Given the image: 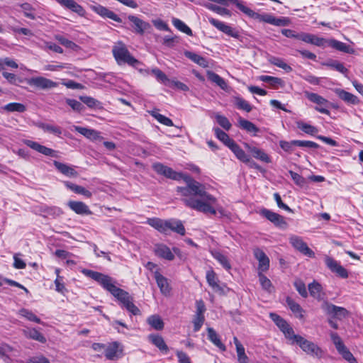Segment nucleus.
Wrapping results in <instances>:
<instances>
[{"label":"nucleus","mask_w":363,"mask_h":363,"mask_svg":"<svg viewBox=\"0 0 363 363\" xmlns=\"http://www.w3.org/2000/svg\"><path fill=\"white\" fill-rule=\"evenodd\" d=\"M153 169L159 174L175 181L182 179L186 186H178L177 191L183 197L182 201L189 208L203 213L216 215L223 213V208L218 204L217 199L206 192L205 186L188 174L177 172L162 163H155Z\"/></svg>","instance_id":"obj_1"},{"label":"nucleus","mask_w":363,"mask_h":363,"mask_svg":"<svg viewBox=\"0 0 363 363\" xmlns=\"http://www.w3.org/2000/svg\"><path fill=\"white\" fill-rule=\"evenodd\" d=\"M82 272L99 284L104 289L113 295L123 308L134 315L140 313V309L133 303V297L130 294L116 286V281L108 275L96 271L84 269Z\"/></svg>","instance_id":"obj_2"},{"label":"nucleus","mask_w":363,"mask_h":363,"mask_svg":"<svg viewBox=\"0 0 363 363\" xmlns=\"http://www.w3.org/2000/svg\"><path fill=\"white\" fill-rule=\"evenodd\" d=\"M112 52L119 65L128 64L135 67L139 64V61L130 55L125 45L122 42L117 43L113 47Z\"/></svg>","instance_id":"obj_3"},{"label":"nucleus","mask_w":363,"mask_h":363,"mask_svg":"<svg viewBox=\"0 0 363 363\" xmlns=\"http://www.w3.org/2000/svg\"><path fill=\"white\" fill-rule=\"evenodd\" d=\"M294 337V340L290 343L291 345H298L303 352L309 355L315 357L320 355L321 350L317 345L298 335Z\"/></svg>","instance_id":"obj_4"},{"label":"nucleus","mask_w":363,"mask_h":363,"mask_svg":"<svg viewBox=\"0 0 363 363\" xmlns=\"http://www.w3.org/2000/svg\"><path fill=\"white\" fill-rule=\"evenodd\" d=\"M322 308L328 315L340 320L348 317L350 315V312L345 308L337 306L328 302H325L322 306Z\"/></svg>","instance_id":"obj_5"},{"label":"nucleus","mask_w":363,"mask_h":363,"mask_svg":"<svg viewBox=\"0 0 363 363\" xmlns=\"http://www.w3.org/2000/svg\"><path fill=\"white\" fill-rule=\"evenodd\" d=\"M260 215L266 218L268 220L272 222L277 228H279V229L285 230L288 227V223L285 220L284 216L269 209H262L260 211Z\"/></svg>","instance_id":"obj_6"},{"label":"nucleus","mask_w":363,"mask_h":363,"mask_svg":"<svg viewBox=\"0 0 363 363\" xmlns=\"http://www.w3.org/2000/svg\"><path fill=\"white\" fill-rule=\"evenodd\" d=\"M207 18L208 22L220 31L234 38L238 39L240 38V32L237 29L232 28L223 22L216 20L212 17L208 16Z\"/></svg>","instance_id":"obj_7"},{"label":"nucleus","mask_w":363,"mask_h":363,"mask_svg":"<svg viewBox=\"0 0 363 363\" xmlns=\"http://www.w3.org/2000/svg\"><path fill=\"white\" fill-rule=\"evenodd\" d=\"M28 85L40 89H50L57 86V83L52 80L43 77H32L27 80Z\"/></svg>","instance_id":"obj_8"},{"label":"nucleus","mask_w":363,"mask_h":363,"mask_svg":"<svg viewBox=\"0 0 363 363\" xmlns=\"http://www.w3.org/2000/svg\"><path fill=\"white\" fill-rule=\"evenodd\" d=\"M291 245L303 255L309 257H314L315 253L308 247L303 239L296 235H292L289 238Z\"/></svg>","instance_id":"obj_9"},{"label":"nucleus","mask_w":363,"mask_h":363,"mask_svg":"<svg viewBox=\"0 0 363 363\" xmlns=\"http://www.w3.org/2000/svg\"><path fill=\"white\" fill-rule=\"evenodd\" d=\"M325 263L327 267L333 272L336 274L338 277L346 279L348 277V272L340 264L335 260L333 258L326 256L325 257Z\"/></svg>","instance_id":"obj_10"},{"label":"nucleus","mask_w":363,"mask_h":363,"mask_svg":"<svg viewBox=\"0 0 363 363\" xmlns=\"http://www.w3.org/2000/svg\"><path fill=\"white\" fill-rule=\"evenodd\" d=\"M206 280L214 292L220 295L225 294V285L219 284L216 274L213 270H209L206 272Z\"/></svg>","instance_id":"obj_11"},{"label":"nucleus","mask_w":363,"mask_h":363,"mask_svg":"<svg viewBox=\"0 0 363 363\" xmlns=\"http://www.w3.org/2000/svg\"><path fill=\"white\" fill-rule=\"evenodd\" d=\"M128 18L132 23L133 31L138 34L143 35L146 30L150 28L149 23L143 21L135 16L130 15L128 16Z\"/></svg>","instance_id":"obj_12"},{"label":"nucleus","mask_w":363,"mask_h":363,"mask_svg":"<svg viewBox=\"0 0 363 363\" xmlns=\"http://www.w3.org/2000/svg\"><path fill=\"white\" fill-rule=\"evenodd\" d=\"M254 255L258 260V272H267L269 268V259L264 253V252L259 248L254 250Z\"/></svg>","instance_id":"obj_13"},{"label":"nucleus","mask_w":363,"mask_h":363,"mask_svg":"<svg viewBox=\"0 0 363 363\" xmlns=\"http://www.w3.org/2000/svg\"><path fill=\"white\" fill-rule=\"evenodd\" d=\"M67 206L72 211L79 215H91L92 213L89 206L82 201H69Z\"/></svg>","instance_id":"obj_14"},{"label":"nucleus","mask_w":363,"mask_h":363,"mask_svg":"<svg viewBox=\"0 0 363 363\" xmlns=\"http://www.w3.org/2000/svg\"><path fill=\"white\" fill-rule=\"evenodd\" d=\"M244 146L255 159L266 163H270L272 162L269 156L265 153L264 150L252 146L248 143H244Z\"/></svg>","instance_id":"obj_15"},{"label":"nucleus","mask_w":363,"mask_h":363,"mask_svg":"<svg viewBox=\"0 0 363 363\" xmlns=\"http://www.w3.org/2000/svg\"><path fill=\"white\" fill-rule=\"evenodd\" d=\"M93 11L104 18H110L116 22L121 23V18L113 11L101 5H96L92 7Z\"/></svg>","instance_id":"obj_16"},{"label":"nucleus","mask_w":363,"mask_h":363,"mask_svg":"<svg viewBox=\"0 0 363 363\" xmlns=\"http://www.w3.org/2000/svg\"><path fill=\"white\" fill-rule=\"evenodd\" d=\"M23 143L26 145L28 147H30L31 149L44 155L46 156H54L55 150L47 147L45 146H43L40 145V143L30 140H25L23 141Z\"/></svg>","instance_id":"obj_17"},{"label":"nucleus","mask_w":363,"mask_h":363,"mask_svg":"<svg viewBox=\"0 0 363 363\" xmlns=\"http://www.w3.org/2000/svg\"><path fill=\"white\" fill-rule=\"evenodd\" d=\"M154 277L161 293L164 296L169 295L171 288L168 283L167 279L162 275L158 271L155 272Z\"/></svg>","instance_id":"obj_18"},{"label":"nucleus","mask_w":363,"mask_h":363,"mask_svg":"<svg viewBox=\"0 0 363 363\" xmlns=\"http://www.w3.org/2000/svg\"><path fill=\"white\" fill-rule=\"evenodd\" d=\"M146 223L160 233L167 235L168 220H162L159 218H147Z\"/></svg>","instance_id":"obj_19"},{"label":"nucleus","mask_w":363,"mask_h":363,"mask_svg":"<svg viewBox=\"0 0 363 363\" xmlns=\"http://www.w3.org/2000/svg\"><path fill=\"white\" fill-rule=\"evenodd\" d=\"M154 252L157 257L167 260H172L174 258L170 249L164 244H156L154 247Z\"/></svg>","instance_id":"obj_20"},{"label":"nucleus","mask_w":363,"mask_h":363,"mask_svg":"<svg viewBox=\"0 0 363 363\" xmlns=\"http://www.w3.org/2000/svg\"><path fill=\"white\" fill-rule=\"evenodd\" d=\"M61 6L65 7L67 9L79 14V16H84L85 11L82 6L77 4L74 0H55Z\"/></svg>","instance_id":"obj_21"},{"label":"nucleus","mask_w":363,"mask_h":363,"mask_svg":"<svg viewBox=\"0 0 363 363\" xmlns=\"http://www.w3.org/2000/svg\"><path fill=\"white\" fill-rule=\"evenodd\" d=\"M328 46L345 53L353 54L354 52V50L350 45L335 39L328 40Z\"/></svg>","instance_id":"obj_22"},{"label":"nucleus","mask_w":363,"mask_h":363,"mask_svg":"<svg viewBox=\"0 0 363 363\" xmlns=\"http://www.w3.org/2000/svg\"><path fill=\"white\" fill-rule=\"evenodd\" d=\"M334 91L340 99L347 104L355 105L359 103V100L357 96L345 91L344 89H335Z\"/></svg>","instance_id":"obj_23"},{"label":"nucleus","mask_w":363,"mask_h":363,"mask_svg":"<svg viewBox=\"0 0 363 363\" xmlns=\"http://www.w3.org/2000/svg\"><path fill=\"white\" fill-rule=\"evenodd\" d=\"M169 230L177 233L180 235H184L186 233V230L182 222L174 218L168 220L167 235L169 234Z\"/></svg>","instance_id":"obj_24"},{"label":"nucleus","mask_w":363,"mask_h":363,"mask_svg":"<svg viewBox=\"0 0 363 363\" xmlns=\"http://www.w3.org/2000/svg\"><path fill=\"white\" fill-rule=\"evenodd\" d=\"M53 164L55 168L62 174L69 177H76L78 174L77 172L72 167L67 164L60 162L58 161H54Z\"/></svg>","instance_id":"obj_25"},{"label":"nucleus","mask_w":363,"mask_h":363,"mask_svg":"<svg viewBox=\"0 0 363 363\" xmlns=\"http://www.w3.org/2000/svg\"><path fill=\"white\" fill-rule=\"evenodd\" d=\"M74 130L86 138L92 140H97L101 138L100 133L94 129L81 126H74Z\"/></svg>","instance_id":"obj_26"},{"label":"nucleus","mask_w":363,"mask_h":363,"mask_svg":"<svg viewBox=\"0 0 363 363\" xmlns=\"http://www.w3.org/2000/svg\"><path fill=\"white\" fill-rule=\"evenodd\" d=\"M122 350H119V343L113 342L110 344L105 350V357L110 360H113L115 358L118 357L119 353H121Z\"/></svg>","instance_id":"obj_27"},{"label":"nucleus","mask_w":363,"mask_h":363,"mask_svg":"<svg viewBox=\"0 0 363 363\" xmlns=\"http://www.w3.org/2000/svg\"><path fill=\"white\" fill-rule=\"evenodd\" d=\"M149 340L156 346L160 351L167 353L169 348L163 337L159 335L151 334L148 337Z\"/></svg>","instance_id":"obj_28"},{"label":"nucleus","mask_w":363,"mask_h":363,"mask_svg":"<svg viewBox=\"0 0 363 363\" xmlns=\"http://www.w3.org/2000/svg\"><path fill=\"white\" fill-rule=\"evenodd\" d=\"M64 184L69 189L72 190L75 194L83 195L86 198H91L92 196V193L82 186L77 185L68 181L65 182Z\"/></svg>","instance_id":"obj_29"},{"label":"nucleus","mask_w":363,"mask_h":363,"mask_svg":"<svg viewBox=\"0 0 363 363\" xmlns=\"http://www.w3.org/2000/svg\"><path fill=\"white\" fill-rule=\"evenodd\" d=\"M233 342L236 347L238 360L239 363H249V359L245 354V347L236 337H233Z\"/></svg>","instance_id":"obj_30"},{"label":"nucleus","mask_w":363,"mask_h":363,"mask_svg":"<svg viewBox=\"0 0 363 363\" xmlns=\"http://www.w3.org/2000/svg\"><path fill=\"white\" fill-rule=\"evenodd\" d=\"M208 338V340L216 347H218L222 351L226 350V347L220 341L218 335L212 328H207Z\"/></svg>","instance_id":"obj_31"},{"label":"nucleus","mask_w":363,"mask_h":363,"mask_svg":"<svg viewBox=\"0 0 363 363\" xmlns=\"http://www.w3.org/2000/svg\"><path fill=\"white\" fill-rule=\"evenodd\" d=\"M23 333L28 338L37 340L41 343L46 342V338L35 328H27L23 330Z\"/></svg>","instance_id":"obj_32"},{"label":"nucleus","mask_w":363,"mask_h":363,"mask_svg":"<svg viewBox=\"0 0 363 363\" xmlns=\"http://www.w3.org/2000/svg\"><path fill=\"white\" fill-rule=\"evenodd\" d=\"M305 96L311 102L318 106H327L329 104L328 101L316 93L305 91Z\"/></svg>","instance_id":"obj_33"},{"label":"nucleus","mask_w":363,"mask_h":363,"mask_svg":"<svg viewBox=\"0 0 363 363\" xmlns=\"http://www.w3.org/2000/svg\"><path fill=\"white\" fill-rule=\"evenodd\" d=\"M323 65L334 69L345 75H347L348 72V69L344 66L343 63L337 60H329L327 62H323Z\"/></svg>","instance_id":"obj_34"},{"label":"nucleus","mask_w":363,"mask_h":363,"mask_svg":"<svg viewBox=\"0 0 363 363\" xmlns=\"http://www.w3.org/2000/svg\"><path fill=\"white\" fill-rule=\"evenodd\" d=\"M184 55L193 61L194 62L198 64L199 65L203 67H207L208 66V62L206 60V58L190 51H186L184 52Z\"/></svg>","instance_id":"obj_35"},{"label":"nucleus","mask_w":363,"mask_h":363,"mask_svg":"<svg viewBox=\"0 0 363 363\" xmlns=\"http://www.w3.org/2000/svg\"><path fill=\"white\" fill-rule=\"evenodd\" d=\"M238 123L241 128L245 130L248 133H253L256 135L259 132V128L251 121L244 119L241 117L238 119Z\"/></svg>","instance_id":"obj_36"},{"label":"nucleus","mask_w":363,"mask_h":363,"mask_svg":"<svg viewBox=\"0 0 363 363\" xmlns=\"http://www.w3.org/2000/svg\"><path fill=\"white\" fill-rule=\"evenodd\" d=\"M259 79L264 82L269 83L271 86L274 88L284 87V82L278 77H274L268 75H262L259 77Z\"/></svg>","instance_id":"obj_37"},{"label":"nucleus","mask_w":363,"mask_h":363,"mask_svg":"<svg viewBox=\"0 0 363 363\" xmlns=\"http://www.w3.org/2000/svg\"><path fill=\"white\" fill-rule=\"evenodd\" d=\"M228 148L235 154V157L242 162H244L249 156L235 142L231 143V145Z\"/></svg>","instance_id":"obj_38"},{"label":"nucleus","mask_w":363,"mask_h":363,"mask_svg":"<svg viewBox=\"0 0 363 363\" xmlns=\"http://www.w3.org/2000/svg\"><path fill=\"white\" fill-rule=\"evenodd\" d=\"M207 77H208V79L210 81H211L212 82L216 84L222 89H225L227 88L226 82L218 74H216V73H215V72H213L212 71H208L207 72Z\"/></svg>","instance_id":"obj_39"},{"label":"nucleus","mask_w":363,"mask_h":363,"mask_svg":"<svg viewBox=\"0 0 363 363\" xmlns=\"http://www.w3.org/2000/svg\"><path fill=\"white\" fill-rule=\"evenodd\" d=\"M147 322L152 328L157 330H162L164 328L163 320L158 315H150L147 318Z\"/></svg>","instance_id":"obj_40"},{"label":"nucleus","mask_w":363,"mask_h":363,"mask_svg":"<svg viewBox=\"0 0 363 363\" xmlns=\"http://www.w3.org/2000/svg\"><path fill=\"white\" fill-rule=\"evenodd\" d=\"M172 24L177 29H178L181 32L184 33L189 36L193 35L191 29L180 19L173 18Z\"/></svg>","instance_id":"obj_41"},{"label":"nucleus","mask_w":363,"mask_h":363,"mask_svg":"<svg viewBox=\"0 0 363 363\" xmlns=\"http://www.w3.org/2000/svg\"><path fill=\"white\" fill-rule=\"evenodd\" d=\"M308 291L310 295L314 298L318 300L321 299L322 286L319 283L313 281V283L310 284L308 285Z\"/></svg>","instance_id":"obj_42"},{"label":"nucleus","mask_w":363,"mask_h":363,"mask_svg":"<svg viewBox=\"0 0 363 363\" xmlns=\"http://www.w3.org/2000/svg\"><path fill=\"white\" fill-rule=\"evenodd\" d=\"M296 125L298 128L311 135H315L318 132L317 128L303 121H297Z\"/></svg>","instance_id":"obj_43"},{"label":"nucleus","mask_w":363,"mask_h":363,"mask_svg":"<svg viewBox=\"0 0 363 363\" xmlns=\"http://www.w3.org/2000/svg\"><path fill=\"white\" fill-rule=\"evenodd\" d=\"M4 110L8 112L23 113L26 110L25 105L21 103H9L3 107Z\"/></svg>","instance_id":"obj_44"},{"label":"nucleus","mask_w":363,"mask_h":363,"mask_svg":"<svg viewBox=\"0 0 363 363\" xmlns=\"http://www.w3.org/2000/svg\"><path fill=\"white\" fill-rule=\"evenodd\" d=\"M214 131L216 135V137L220 141H222L228 147H229L231 145V143H233L235 142L233 139L230 138V137L226 133H225L220 128H216L214 129Z\"/></svg>","instance_id":"obj_45"},{"label":"nucleus","mask_w":363,"mask_h":363,"mask_svg":"<svg viewBox=\"0 0 363 363\" xmlns=\"http://www.w3.org/2000/svg\"><path fill=\"white\" fill-rule=\"evenodd\" d=\"M279 329L284 333L285 337L290 341V343L294 340V337L297 336V335L294 333L293 328L286 321Z\"/></svg>","instance_id":"obj_46"},{"label":"nucleus","mask_w":363,"mask_h":363,"mask_svg":"<svg viewBox=\"0 0 363 363\" xmlns=\"http://www.w3.org/2000/svg\"><path fill=\"white\" fill-rule=\"evenodd\" d=\"M205 6L213 11V12H216V13L220 15V16H231V13L230 11L225 9V8H223V7H221V6H217V5H215V4H206L205 5Z\"/></svg>","instance_id":"obj_47"},{"label":"nucleus","mask_w":363,"mask_h":363,"mask_svg":"<svg viewBox=\"0 0 363 363\" xmlns=\"http://www.w3.org/2000/svg\"><path fill=\"white\" fill-rule=\"evenodd\" d=\"M286 301L288 306L294 313L296 314L297 315H299L300 318L303 317V310L298 303H297L290 297H287Z\"/></svg>","instance_id":"obj_48"},{"label":"nucleus","mask_w":363,"mask_h":363,"mask_svg":"<svg viewBox=\"0 0 363 363\" xmlns=\"http://www.w3.org/2000/svg\"><path fill=\"white\" fill-rule=\"evenodd\" d=\"M22 11L23 12V15L32 20H35L36 16L34 13L35 9L31 6V4L28 3H23L20 5Z\"/></svg>","instance_id":"obj_49"},{"label":"nucleus","mask_w":363,"mask_h":363,"mask_svg":"<svg viewBox=\"0 0 363 363\" xmlns=\"http://www.w3.org/2000/svg\"><path fill=\"white\" fill-rule=\"evenodd\" d=\"M212 255L225 269L229 270L231 268L226 256L217 251L212 252Z\"/></svg>","instance_id":"obj_50"},{"label":"nucleus","mask_w":363,"mask_h":363,"mask_svg":"<svg viewBox=\"0 0 363 363\" xmlns=\"http://www.w3.org/2000/svg\"><path fill=\"white\" fill-rule=\"evenodd\" d=\"M259 281L263 289L271 292L273 286L271 281L262 272H258Z\"/></svg>","instance_id":"obj_51"},{"label":"nucleus","mask_w":363,"mask_h":363,"mask_svg":"<svg viewBox=\"0 0 363 363\" xmlns=\"http://www.w3.org/2000/svg\"><path fill=\"white\" fill-rule=\"evenodd\" d=\"M151 73L156 77L157 81L165 85H167L168 82H170V79H168L167 75L158 68L151 69Z\"/></svg>","instance_id":"obj_52"},{"label":"nucleus","mask_w":363,"mask_h":363,"mask_svg":"<svg viewBox=\"0 0 363 363\" xmlns=\"http://www.w3.org/2000/svg\"><path fill=\"white\" fill-rule=\"evenodd\" d=\"M151 115L155 119H157V121L160 122V123H162L163 125H165L167 126H173V122H172V121L170 118H167V117H166V116L159 113L157 111H152L151 112Z\"/></svg>","instance_id":"obj_53"},{"label":"nucleus","mask_w":363,"mask_h":363,"mask_svg":"<svg viewBox=\"0 0 363 363\" xmlns=\"http://www.w3.org/2000/svg\"><path fill=\"white\" fill-rule=\"evenodd\" d=\"M39 127L43 129L44 131L49 132L56 135H60L62 134L61 128L56 125H52L47 123H40Z\"/></svg>","instance_id":"obj_54"},{"label":"nucleus","mask_w":363,"mask_h":363,"mask_svg":"<svg viewBox=\"0 0 363 363\" xmlns=\"http://www.w3.org/2000/svg\"><path fill=\"white\" fill-rule=\"evenodd\" d=\"M235 104L238 108L245 111L246 112H250L252 111V106L250 104L240 97L235 98Z\"/></svg>","instance_id":"obj_55"},{"label":"nucleus","mask_w":363,"mask_h":363,"mask_svg":"<svg viewBox=\"0 0 363 363\" xmlns=\"http://www.w3.org/2000/svg\"><path fill=\"white\" fill-rule=\"evenodd\" d=\"M56 39L60 44L67 48L71 49L72 50H77L79 48V46L75 43L65 38L62 35H57Z\"/></svg>","instance_id":"obj_56"},{"label":"nucleus","mask_w":363,"mask_h":363,"mask_svg":"<svg viewBox=\"0 0 363 363\" xmlns=\"http://www.w3.org/2000/svg\"><path fill=\"white\" fill-rule=\"evenodd\" d=\"M269 61L272 65L283 69L286 72H290L292 71L291 67L287 65L283 60L280 58L272 57Z\"/></svg>","instance_id":"obj_57"},{"label":"nucleus","mask_w":363,"mask_h":363,"mask_svg":"<svg viewBox=\"0 0 363 363\" xmlns=\"http://www.w3.org/2000/svg\"><path fill=\"white\" fill-rule=\"evenodd\" d=\"M19 314L26 318L28 320L35 322L36 323H41V320L38 318L32 311L23 308L20 310Z\"/></svg>","instance_id":"obj_58"},{"label":"nucleus","mask_w":363,"mask_h":363,"mask_svg":"<svg viewBox=\"0 0 363 363\" xmlns=\"http://www.w3.org/2000/svg\"><path fill=\"white\" fill-rule=\"evenodd\" d=\"M215 118L216 119L217 123L225 130H229L230 129L231 123L225 116H222L219 113H216Z\"/></svg>","instance_id":"obj_59"},{"label":"nucleus","mask_w":363,"mask_h":363,"mask_svg":"<svg viewBox=\"0 0 363 363\" xmlns=\"http://www.w3.org/2000/svg\"><path fill=\"white\" fill-rule=\"evenodd\" d=\"M342 357L349 362L350 363H357V359L354 357V355L351 353V352L345 346L342 349L337 351Z\"/></svg>","instance_id":"obj_60"},{"label":"nucleus","mask_w":363,"mask_h":363,"mask_svg":"<svg viewBox=\"0 0 363 363\" xmlns=\"http://www.w3.org/2000/svg\"><path fill=\"white\" fill-rule=\"evenodd\" d=\"M294 285L297 291L302 297L306 298L308 296V291L306 290V285L303 281H301V279H296L294 281Z\"/></svg>","instance_id":"obj_61"},{"label":"nucleus","mask_w":363,"mask_h":363,"mask_svg":"<svg viewBox=\"0 0 363 363\" xmlns=\"http://www.w3.org/2000/svg\"><path fill=\"white\" fill-rule=\"evenodd\" d=\"M79 99L89 108H95L99 106L100 104V102L99 101L88 96H81L79 97Z\"/></svg>","instance_id":"obj_62"},{"label":"nucleus","mask_w":363,"mask_h":363,"mask_svg":"<svg viewBox=\"0 0 363 363\" xmlns=\"http://www.w3.org/2000/svg\"><path fill=\"white\" fill-rule=\"evenodd\" d=\"M330 336L337 351L340 350L345 346L341 337L338 335L337 333L331 332L330 333Z\"/></svg>","instance_id":"obj_63"},{"label":"nucleus","mask_w":363,"mask_h":363,"mask_svg":"<svg viewBox=\"0 0 363 363\" xmlns=\"http://www.w3.org/2000/svg\"><path fill=\"white\" fill-rule=\"evenodd\" d=\"M289 173L296 185L301 187H303L306 184V179L303 178L300 174H298V173L294 172L291 170L289 171Z\"/></svg>","instance_id":"obj_64"}]
</instances>
